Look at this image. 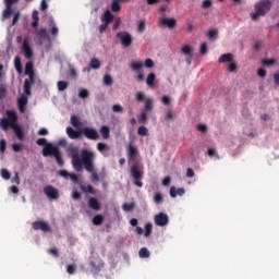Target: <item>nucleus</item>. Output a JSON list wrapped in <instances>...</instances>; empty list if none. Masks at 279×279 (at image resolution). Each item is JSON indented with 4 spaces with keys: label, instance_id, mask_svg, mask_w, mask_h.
<instances>
[{
    "label": "nucleus",
    "instance_id": "obj_20",
    "mask_svg": "<svg viewBox=\"0 0 279 279\" xmlns=\"http://www.w3.org/2000/svg\"><path fill=\"white\" fill-rule=\"evenodd\" d=\"M66 134H68L69 138H71L72 141H75V140L80 138V136H82V130L75 131L73 128L68 126Z\"/></svg>",
    "mask_w": 279,
    "mask_h": 279
},
{
    "label": "nucleus",
    "instance_id": "obj_37",
    "mask_svg": "<svg viewBox=\"0 0 279 279\" xmlns=\"http://www.w3.org/2000/svg\"><path fill=\"white\" fill-rule=\"evenodd\" d=\"M94 226H101L104 223V216L102 215H96L93 218Z\"/></svg>",
    "mask_w": 279,
    "mask_h": 279
},
{
    "label": "nucleus",
    "instance_id": "obj_3",
    "mask_svg": "<svg viewBox=\"0 0 279 279\" xmlns=\"http://www.w3.org/2000/svg\"><path fill=\"white\" fill-rule=\"evenodd\" d=\"M95 158L96 155H92L89 153H85V155H83V167L87 173H90L89 179L94 184L99 182V173L95 170Z\"/></svg>",
    "mask_w": 279,
    "mask_h": 279
},
{
    "label": "nucleus",
    "instance_id": "obj_53",
    "mask_svg": "<svg viewBox=\"0 0 279 279\" xmlns=\"http://www.w3.org/2000/svg\"><path fill=\"white\" fill-rule=\"evenodd\" d=\"M201 53H202V56H206V53H208V44L203 43L201 45Z\"/></svg>",
    "mask_w": 279,
    "mask_h": 279
},
{
    "label": "nucleus",
    "instance_id": "obj_40",
    "mask_svg": "<svg viewBox=\"0 0 279 279\" xmlns=\"http://www.w3.org/2000/svg\"><path fill=\"white\" fill-rule=\"evenodd\" d=\"M151 232H153V225H151V222H147L145 225L144 236H151Z\"/></svg>",
    "mask_w": 279,
    "mask_h": 279
},
{
    "label": "nucleus",
    "instance_id": "obj_38",
    "mask_svg": "<svg viewBox=\"0 0 279 279\" xmlns=\"http://www.w3.org/2000/svg\"><path fill=\"white\" fill-rule=\"evenodd\" d=\"M58 86V90L62 92V90H66L69 88V83L66 81H59L57 83Z\"/></svg>",
    "mask_w": 279,
    "mask_h": 279
},
{
    "label": "nucleus",
    "instance_id": "obj_12",
    "mask_svg": "<svg viewBox=\"0 0 279 279\" xmlns=\"http://www.w3.org/2000/svg\"><path fill=\"white\" fill-rule=\"evenodd\" d=\"M33 230H41V232H51V227L49 222H45L43 220H37L32 223Z\"/></svg>",
    "mask_w": 279,
    "mask_h": 279
},
{
    "label": "nucleus",
    "instance_id": "obj_32",
    "mask_svg": "<svg viewBox=\"0 0 279 279\" xmlns=\"http://www.w3.org/2000/svg\"><path fill=\"white\" fill-rule=\"evenodd\" d=\"M53 158H56L57 160V165L59 167H64V159L62 158V154L60 153V150H58L54 155Z\"/></svg>",
    "mask_w": 279,
    "mask_h": 279
},
{
    "label": "nucleus",
    "instance_id": "obj_59",
    "mask_svg": "<svg viewBox=\"0 0 279 279\" xmlns=\"http://www.w3.org/2000/svg\"><path fill=\"white\" fill-rule=\"evenodd\" d=\"M161 101L163 106H169V104H171V98L169 96H162Z\"/></svg>",
    "mask_w": 279,
    "mask_h": 279
},
{
    "label": "nucleus",
    "instance_id": "obj_39",
    "mask_svg": "<svg viewBox=\"0 0 279 279\" xmlns=\"http://www.w3.org/2000/svg\"><path fill=\"white\" fill-rule=\"evenodd\" d=\"M71 124L73 125V128H81L82 126V122H80V118H77V116H72L71 117Z\"/></svg>",
    "mask_w": 279,
    "mask_h": 279
},
{
    "label": "nucleus",
    "instance_id": "obj_31",
    "mask_svg": "<svg viewBox=\"0 0 279 279\" xmlns=\"http://www.w3.org/2000/svg\"><path fill=\"white\" fill-rule=\"evenodd\" d=\"M14 66L19 75L23 73V64L21 63V57H15Z\"/></svg>",
    "mask_w": 279,
    "mask_h": 279
},
{
    "label": "nucleus",
    "instance_id": "obj_28",
    "mask_svg": "<svg viewBox=\"0 0 279 279\" xmlns=\"http://www.w3.org/2000/svg\"><path fill=\"white\" fill-rule=\"evenodd\" d=\"M100 134L105 141H108V138H110V128H108V125H102L100 128Z\"/></svg>",
    "mask_w": 279,
    "mask_h": 279
},
{
    "label": "nucleus",
    "instance_id": "obj_4",
    "mask_svg": "<svg viewBox=\"0 0 279 279\" xmlns=\"http://www.w3.org/2000/svg\"><path fill=\"white\" fill-rule=\"evenodd\" d=\"M271 10V0H260L255 4V13L251 14L252 21H258V16H265Z\"/></svg>",
    "mask_w": 279,
    "mask_h": 279
},
{
    "label": "nucleus",
    "instance_id": "obj_62",
    "mask_svg": "<svg viewBox=\"0 0 279 279\" xmlns=\"http://www.w3.org/2000/svg\"><path fill=\"white\" fill-rule=\"evenodd\" d=\"M69 73H70V77H73V78L77 77V71L75 70V68L70 66Z\"/></svg>",
    "mask_w": 279,
    "mask_h": 279
},
{
    "label": "nucleus",
    "instance_id": "obj_55",
    "mask_svg": "<svg viewBox=\"0 0 279 279\" xmlns=\"http://www.w3.org/2000/svg\"><path fill=\"white\" fill-rule=\"evenodd\" d=\"M144 65L146 66V69H154V60L146 59Z\"/></svg>",
    "mask_w": 279,
    "mask_h": 279
},
{
    "label": "nucleus",
    "instance_id": "obj_9",
    "mask_svg": "<svg viewBox=\"0 0 279 279\" xmlns=\"http://www.w3.org/2000/svg\"><path fill=\"white\" fill-rule=\"evenodd\" d=\"M44 193L48 197V199H59L60 198V192L58 189L53 187L52 185H46L44 187Z\"/></svg>",
    "mask_w": 279,
    "mask_h": 279
},
{
    "label": "nucleus",
    "instance_id": "obj_27",
    "mask_svg": "<svg viewBox=\"0 0 279 279\" xmlns=\"http://www.w3.org/2000/svg\"><path fill=\"white\" fill-rule=\"evenodd\" d=\"M36 36L39 37V40H46L49 38V34L47 33V28H40L35 32Z\"/></svg>",
    "mask_w": 279,
    "mask_h": 279
},
{
    "label": "nucleus",
    "instance_id": "obj_33",
    "mask_svg": "<svg viewBox=\"0 0 279 279\" xmlns=\"http://www.w3.org/2000/svg\"><path fill=\"white\" fill-rule=\"evenodd\" d=\"M97 149L100 151V154H104V151H110V146L105 143H98Z\"/></svg>",
    "mask_w": 279,
    "mask_h": 279
},
{
    "label": "nucleus",
    "instance_id": "obj_41",
    "mask_svg": "<svg viewBox=\"0 0 279 279\" xmlns=\"http://www.w3.org/2000/svg\"><path fill=\"white\" fill-rule=\"evenodd\" d=\"M89 66L92 69H100L101 66V62L98 60V59H92L90 63H89Z\"/></svg>",
    "mask_w": 279,
    "mask_h": 279
},
{
    "label": "nucleus",
    "instance_id": "obj_56",
    "mask_svg": "<svg viewBox=\"0 0 279 279\" xmlns=\"http://www.w3.org/2000/svg\"><path fill=\"white\" fill-rule=\"evenodd\" d=\"M120 25H121V17H116L112 29H114V31L119 29Z\"/></svg>",
    "mask_w": 279,
    "mask_h": 279
},
{
    "label": "nucleus",
    "instance_id": "obj_35",
    "mask_svg": "<svg viewBox=\"0 0 279 279\" xmlns=\"http://www.w3.org/2000/svg\"><path fill=\"white\" fill-rule=\"evenodd\" d=\"M219 32L217 29H210L207 33V38L209 40H217V36H218Z\"/></svg>",
    "mask_w": 279,
    "mask_h": 279
},
{
    "label": "nucleus",
    "instance_id": "obj_8",
    "mask_svg": "<svg viewBox=\"0 0 279 279\" xmlns=\"http://www.w3.org/2000/svg\"><path fill=\"white\" fill-rule=\"evenodd\" d=\"M117 38L120 39L122 47H131L133 39L132 35L128 32H120L117 34Z\"/></svg>",
    "mask_w": 279,
    "mask_h": 279
},
{
    "label": "nucleus",
    "instance_id": "obj_2",
    "mask_svg": "<svg viewBox=\"0 0 279 279\" xmlns=\"http://www.w3.org/2000/svg\"><path fill=\"white\" fill-rule=\"evenodd\" d=\"M71 160H72V167L75 169V171H82L84 169V155L85 154H92L95 156V151L88 150V149H82L81 150V157H80V148L77 147H70L68 149Z\"/></svg>",
    "mask_w": 279,
    "mask_h": 279
},
{
    "label": "nucleus",
    "instance_id": "obj_61",
    "mask_svg": "<svg viewBox=\"0 0 279 279\" xmlns=\"http://www.w3.org/2000/svg\"><path fill=\"white\" fill-rule=\"evenodd\" d=\"M228 71H229V73H234V72L236 71V63L231 62V63L228 65Z\"/></svg>",
    "mask_w": 279,
    "mask_h": 279
},
{
    "label": "nucleus",
    "instance_id": "obj_15",
    "mask_svg": "<svg viewBox=\"0 0 279 279\" xmlns=\"http://www.w3.org/2000/svg\"><path fill=\"white\" fill-rule=\"evenodd\" d=\"M154 219H155L156 226H159L161 228L167 226V223H169V216H167V214L165 213H159L155 215Z\"/></svg>",
    "mask_w": 279,
    "mask_h": 279
},
{
    "label": "nucleus",
    "instance_id": "obj_52",
    "mask_svg": "<svg viewBox=\"0 0 279 279\" xmlns=\"http://www.w3.org/2000/svg\"><path fill=\"white\" fill-rule=\"evenodd\" d=\"M196 130H197L198 132H202L203 134H206V132H208V126H206V124H198V125L196 126Z\"/></svg>",
    "mask_w": 279,
    "mask_h": 279
},
{
    "label": "nucleus",
    "instance_id": "obj_60",
    "mask_svg": "<svg viewBox=\"0 0 279 279\" xmlns=\"http://www.w3.org/2000/svg\"><path fill=\"white\" fill-rule=\"evenodd\" d=\"M66 271L70 274V276H73V274H75V265H68Z\"/></svg>",
    "mask_w": 279,
    "mask_h": 279
},
{
    "label": "nucleus",
    "instance_id": "obj_63",
    "mask_svg": "<svg viewBox=\"0 0 279 279\" xmlns=\"http://www.w3.org/2000/svg\"><path fill=\"white\" fill-rule=\"evenodd\" d=\"M166 121H171L173 119V111L168 110L165 116Z\"/></svg>",
    "mask_w": 279,
    "mask_h": 279
},
{
    "label": "nucleus",
    "instance_id": "obj_16",
    "mask_svg": "<svg viewBox=\"0 0 279 279\" xmlns=\"http://www.w3.org/2000/svg\"><path fill=\"white\" fill-rule=\"evenodd\" d=\"M60 148L58 146H53V144H47L43 149V156L47 158V156H53Z\"/></svg>",
    "mask_w": 279,
    "mask_h": 279
},
{
    "label": "nucleus",
    "instance_id": "obj_5",
    "mask_svg": "<svg viewBox=\"0 0 279 279\" xmlns=\"http://www.w3.org/2000/svg\"><path fill=\"white\" fill-rule=\"evenodd\" d=\"M130 173L132 179L134 180L135 186L143 189V171L141 170V168H138V162L132 163Z\"/></svg>",
    "mask_w": 279,
    "mask_h": 279
},
{
    "label": "nucleus",
    "instance_id": "obj_25",
    "mask_svg": "<svg viewBox=\"0 0 279 279\" xmlns=\"http://www.w3.org/2000/svg\"><path fill=\"white\" fill-rule=\"evenodd\" d=\"M184 193V187H179L178 190L174 186L170 187V196L172 197H178V195L182 196Z\"/></svg>",
    "mask_w": 279,
    "mask_h": 279
},
{
    "label": "nucleus",
    "instance_id": "obj_14",
    "mask_svg": "<svg viewBox=\"0 0 279 279\" xmlns=\"http://www.w3.org/2000/svg\"><path fill=\"white\" fill-rule=\"evenodd\" d=\"M36 84V74L28 75V78L24 81V93L25 95H32V85Z\"/></svg>",
    "mask_w": 279,
    "mask_h": 279
},
{
    "label": "nucleus",
    "instance_id": "obj_51",
    "mask_svg": "<svg viewBox=\"0 0 279 279\" xmlns=\"http://www.w3.org/2000/svg\"><path fill=\"white\" fill-rule=\"evenodd\" d=\"M140 123H147V111H144L138 117Z\"/></svg>",
    "mask_w": 279,
    "mask_h": 279
},
{
    "label": "nucleus",
    "instance_id": "obj_54",
    "mask_svg": "<svg viewBox=\"0 0 279 279\" xmlns=\"http://www.w3.org/2000/svg\"><path fill=\"white\" fill-rule=\"evenodd\" d=\"M264 66H274L276 64V60L274 59H266L263 61Z\"/></svg>",
    "mask_w": 279,
    "mask_h": 279
},
{
    "label": "nucleus",
    "instance_id": "obj_44",
    "mask_svg": "<svg viewBox=\"0 0 279 279\" xmlns=\"http://www.w3.org/2000/svg\"><path fill=\"white\" fill-rule=\"evenodd\" d=\"M154 202L155 204H162V202H165V199L162 198V194H160V192H157L155 194Z\"/></svg>",
    "mask_w": 279,
    "mask_h": 279
},
{
    "label": "nucleus",
    "instance_id": "obj_47",
    "mask_svg": "<svg viewBox=\"0 0 279 279\" xmlns=\"http://www.w3.org/2000/svg\"><path fill=\"white\" fill-rule=\"evenodd\" d=\"M48 254H51V256H54V258H58V256H60V253L56 246L49 248Z\"/></svg>",
    "mask_w": 279,
    "mask_h": 279
},
{
    "label": "nucleus",
    "instance_id": "obj_7",
    "mask_svg": "<svg viewBox=\"0 0 279 279\" xmlns=\"http://www.w3.org/2000/svg\"><path fill=\"white\" fill-rule=\"evenodd\" d=\"M126 154L129 165H134V162H137L136 160H138V147L134 146V144H129L126 146Z\"/></svg>",
    "mask_w": 279,
    "mask_h": 279
},
{
    "label": "nucleus",
    "instance_id": "obj_48",
    "mask_svg": "<svg viewBox=\"0 0 279 279\" xmlns=\"http://www.w3.org/2000/svg\"><path fill=\"white\" fill-rule=\"evenodd\" d=\"M149 131L147 130V128H145V126H140L138 128V130H137V134L140 135V136H147V133H148Z\"/></svg>",
    "mask_w": 279,
    "mask_h": 279
},
{
    "label": "nucleus",
    "instance_id": "obj_19",
    "mask_svg": "<svg viewBox=\"0 0 279 279\" xmlns=\"http://www.w3.org/2000/svg\"><path fill=\"white\" fill-rule=\"evenodd\" d=\"M87 204L92 210H101V203L96 197H89Z\"/></svg>",
    "mask_w": 279,
    "mask_h": 279
},
{
    "label": "nucleus",
    "instance_id": "obj_45",
    "mask_svg": "<svg viewBox=\"0 0 279 279\" xmlns=\"http://www.w3.org/2000/svg\"><path fill=\"white\" fill-rule=\"evenodd\" d=\"M113 83L112 76L110 74H106L104 76V84L105 86H110Z\"/></svg>",
    "mask_w": 279,
    "mask_h": 279
},
{
    "label": "nucleus",
    "instance_id": "obj_6",
    "mask_svg": "<svg viewBox=\"0 0 279 279\" xmlns=\"http://www.w3.org/2000/svg\"><path fill=\"white\" fill-rule=\"evenodd\" d=\"M130 69L136 73V82H145V74L143 73V61H134L131 63Z\"/></svg>",
    "mask_w": 279,
    "mask_h": 279
},
{
    "label": "nucleus",
    "instance_id": "obj_57",
    "mask_svg": "<svg viewBox=\"0 0 279 279\" xmlns=\"http://www.w3.org/2000/svg\"><path fill=\"white\" fill-rule=\"evenodd\" d=\"M37 145H39V147H47V145H49V143H47V138H38L37 140Z\"/></svg>",
    "mask_w": 279,
    "mask_h": 279
},
{
    "label": "nucleus",
    "instance_id": "obj_58",
    "mask_svg": "<svg viewBox=\"0 0 279 279\" xmlns=\"http://www.w3.org/2000/svg\"><path fill=\"white\" fill-rule=\"evenodd\" d=\"M72 199H82V194L80 192H77V190H74L72 192Z\"/></svg>",
    "mask_w": 279,
    "mask_h": 279
},
{
    "label": "nucleus",
    "instance_id": "obj_49",
    "mask_svg": "<svg viewBox=\"0 0 279 279\" xmlns=\"http://www.w3.org/2000/svg\"><path fill=\"white\" fill-rule=\"evenodd\" d=\"M135 99L136 101L141 102V101H145V94L143 92H137L136 95H135Z\"/></svg>",
    "mask_w": 279,
    "mask_h": 279
},
{
    "label": "nucleus",
    "instance_id": "obj_21",
    "mask_svg": "<svg viewBox=\"0 0 279 279\" xmlns=\"http://www.w3.org/2000/svg\"><path fill=\"white\" fill-rule=\"evenodd\" d=\"M101 23H106L107 25H110L112 21H114V15L110 10L105 11V13L100 17Z\"/></svg>",
    "mask_w": 279,
    "mask_h": 279
},
{
    "label": "nucleus",
    "instance_id": "obj_23",
    "mask_svg": "<svg viewBox=\"0 0 279 279\" xmlns=\"http://www.w3.org/2000/svg\"><path fill=\"white\" fill-rule=\"evenodd\" d=\"M154 82H156V74L155 73H149L146 77L147 86L150 87V88H156V84Z\"/></svg>",
    "mask_w": 279,
    "mask_h": 279
},
{
    "label": "nucleus",
    "instance_id": "obj_17",
    "mask_svg": "<svg viewBox=\"0 0 279 279\" xmlns=\"http://www.w3.org/2000/svg\"><path fill=\"white\" fill-rule=\"evenodd\" d=\"M27 97H28L27 95L26 96L22 95L20 98H17V108L21 114H25V110L27 108V101H28Z\"/></svg>",
    "mask_w": 279,
    "mask_h": 279
},
{
    "label": "nucleus",
    "instance_id": "obj_36",
    "mask_svg": "<svg viewBox=\"0 0 279 279\" xmlns=\"http://www.w3.org/2000/svg\"><path fill=\"white\" fill-rule=\"evenodd\" d=\"M138 254H140V258H149L150 256L149 250H147V247H142Z\"/></svg>",
    "mask_w": 279,
    "mask_h": 279
},
{
    "label": "nucleus",
    "instance_id": "obj_43",
    "mask_svg": "<svg viewBox=\"0 0 279 279\" xmlns=\"http://www.w3.org/2000/svg\"><path fill=\"white\" fill-rule=\"evenodd\" d=\"M145 25H146L145 20H141V21L137 23V32H138L140 34H143V32H145Z\"/></svg>",
    "mask_w": 279,
    "mask_h": 279
},
{
    "label": "nucleus",
    "instance_id": "obj_30",
    "mask_svg": "<svg viewBox=\"0 0 279 279\" xmlns=\"http://www.w3.org/2000/svg\"><path fill=\"white\" fill-rule=\"evenodd\" d=\"M181 53H183V56H187L189 58L193 57V47L185 45L181 48Z\"/></svg>",
    "mask_w": 279,
    "mask_h": 279
},
{
    "label": "nucleus",
    "instance_id": "obj_46",
    "mask_svg": "<svg viewBox=\"0 0 279 279\" xmlns=\"http://www.w3.org/2000/svg\"><path fill=\"white\" fill-rule=\"evenodd\" d=\"M122 208L125 213H131V210H134V203H125Z\"/></svg>",
    "mask_w": 279,
    "mask_h": 279
},
{
    "label": "nucleus",
    "instance_id": "obj_26",
    "mask_svg": "<svg viewBox=\"0 0 279 279\" xmlns=\"http://www.w3.org/2000/svg\"><path fill=\"white\" fill-rule=\"evenodd\" d=\"M24 73L25 75H36V73L34 72V62H26Z\"/></svg>",
    "mask_w": 279,
    "mask_h": 279
},
{
    "label": "nucleus",
    "instance_id": "obj_29",
    "mask_svg": "<svg viewBox=\"0 0 279 279\" xmlns=\"http://www.w3.org/2000/svg\"><path fill=\"white\" fill-rule=\"evenodd\" d=\"M81 191L85 194H90V195H95L97 192L95 191V187H93V185L88 184V185H81Z\"/></svg>",
    "mask_w": 279,
    "mask_h": 279
},
{
    "label": "nucleus",
    "instance_id": "obj_13",
    "mask_svg": "<svg viewBox=\"0 0 279 279\" xmlns=\"http://www.w3.org/2000/svg\"><path fill=\"white\" fill-rule=\"evenodd\" d=\"M178 25V21L173 17H160L159 19V27H168V29H173Z\"/></svg>",
    "mask_w": 279,
    "mask_h": 279
},
{
    "label": "nucleus",
    "instance_id": "obj_22",
    "mask_svg": "<svg viewBox=\"0 0 279 279\" xmlns=\"http://www.w3.org/2000/svg\"><path fill=\"white\" fill-rule=\"evenodd\" d=\"M234 60V54L233 53H225L222 54L219 59L218 62L219 64H223L226 62H232Z\"/></svg>",
    "mask_w": 279,
    "mask_h": 279
},
{
    "label": "nucleus",
    "instance_id": "obj_1",
    "mask_svg": "<svg viewBox=\"0 0 279 279\" xmlns=\"http://www.w3.org/2000/svg\"><path fill=\"white\" fill-rule=\"evenodd\" d=\"M19 122V114L14 110H7V118H2L0 120V128L8 132V129L11 128L13 130L15 136H17L19 141H23L25 138V133L23 129L16 124Z\"/></svg>",
    "mask_w": 279,
    "mask_h": 279
},
{
    "label": "nucleus",
    "instance_id": "obj_64",
    "mask_svg": "<svg viewBox=\"0 0 279 279\" xmlns=\"http://www.w3.org/2000/svg\"><path fill=\"white\" fill-rule=\"evenodd\" d=\"M112 110L113 112H121L123 110V107H121V105H113Z\"/></svg>",
    "mask_w": 279,
    "mask_h": 279
},
{
    "label": "nucleus",
    "instance_id": "obj_18",
    "mask_svg": "<svg viewBox=\"0 0 279 279\" xmlns=\"http://www.w3.org/2000/svg\"><path fill=\"white\" fill-rule=\"evenodd\" d=\"M22 49L24 51L25 58L27 60H31V58H33L34 56V51L32 50V47L29 46V41H27V39L23 41Z\"/></svg>",
    "mask_w": 279,
    "mask_h": 279
},
{
    "label": "nucleus",
    "instance_id": "obj_24",
    "mask_svg": "<svg viewBox=\"0 0 279 279\" xmlns=\"http://www.w3.org/2000/svg\"><path fill=\"white\" fill-rule=\"evenodd\" d=\"M144 101V112H151V110H154V99L146 98Z\"/></svg>",
    "mask_w": 279,
    "mask_h": 279
},
{
    "label": "nucleus",
    "instance_id": "obj_42",
    "mask_svg": "<svg viewBox=\"0 0 279 279\" xmlns=\"http://www.w3.org/2000/svg\"><path fill=\"white\" fill-rule=\"evenodd\" d=\"M90 94L88 93V89H86V88H83V89H81L80 92H78V97L81 98V99H88V96H89Z\"/></svg>",
    "mask_w": 279,
    "mask_h": 279
},
{
    "label": "nucleus",
    "instance_id": "obj_34",
    "mask_svg": "<svg viewBox=\"0 0 279 279\" xmlns=\"http://www.w3.org/2000/svg\"><path fill=\"white\" fill-rule=\"evenodd\" d=\"M121 0H113L111 4L112 12H121Z\"/></svg>",
    "mask_w": 279,
    "mask_h": 279
},
{
    "label": "nucleus",
    "instance_id": "obj_11",
    "mask_svg": "<svg viewBox=\"0 0 279 279\" xmlns=\"http://www.w3.org/2000/svg\"><path fill=\"white\" fill-rule=\"evenodd\" d=\"M82 134H84L88 141H98L99 132H97L94 128H83Z\"/></svg>",
    "mask_w": 279,
    "mask_h": 279
},
{
    "label": "nucleus",
    "instance_id": "obj_50",
    "mask_svg": "<svg viewBox=\"0 0 279 279\" xmlns=\"http://www.w3.org/2000/svg\"><path fill=\"white\" fill-rule=\"evenodd\" d=\"M1 178H3V180H10V178H11L10 171H8V169L3 168L1 170Z\"/></svg>",
    "mask_w": 279,
    "mask_h": 279
},
{
    "label": "nucleus",
    "instance_id": "obj_10",
    "mask_svg": "<svg viewBox=\"0 0 279 279\" xmlns=\"http://www.w3.org/2000/svg\"><path fill=\"white\" fill-rule=\"evenodd\" d=\"M17 2L19 0H4L5 10L2 12V21H5V19H10V16H12V12H14L12 10V5Z\"/></svg>",
    "mask_w": 279,
    "mask_h": 279
}]
</instances>
